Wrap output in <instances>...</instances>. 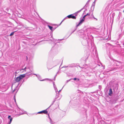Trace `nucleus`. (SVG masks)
<instances>
[{"label":"nucleus","instance_id":"nucleus-1","mask_svg":"<svg viewBox=\"0 0 124 124\" xmlns=\"http://www.w3.org/2000/svg\"><path fill=\"white\" fill-rule=\"evenodd\" d=\"M71 80H73L74 81L76 80L77 81H78L79 80V79H77V78H74V79L71 78L70 80H67L65 84L63 86V87L65 86V85L69 81H71Z\"/></svg>","mask_w":124,"mask_h":124},{"label":"nucleus","instance_id":"nucleus-2","mask_svg":"<svg viewBox=\"0 0 124 124\" xmlns=\"http://www.w3.org/2000/svg\"><path fill=\"white\" fill-rule=\"evenodd\" d=\"M67 17L69 18H72L74 19H76V17L75 16H73L72 14L69 15L67 16Z\"/></svg>","mask_w":124,"mask_h":124},{"label":"nucleus","instance_id":"nucleus-3","mask_svg":"<svg viewBox=\"0 0 124 124\" xmlns=\"http://www.w3.org/2000/svg\"><path fill=\"white\" fill-rule=\"evenodd\" d=\"M38 79L40 81H47L49 80H51L47 78L44 79H43L42 78H38Z\"/></svg>","mask_w":124,"mask_h":124},{"label":"nucleus","instance_id":"nucleus-4","mask_svg":"<svg viewBox=\"0 0 124 124\" xmlns=\"http://www.w3.org/2000/svg\"><path fill=\"white\" fill-rule=\"evenodd\" d=\"M47 112L46 110H45L42 111H40L38 112V114H42L44 113L45 114H46L47 113Z\"/></svg>","mask_w":124,"mask_h":124},{"label":"nucleus","instance_id":"nucleus-5","mask_svg":"<svg viewBox=\"0 0 124 124\" xmlns=\"http://www.w3.org/2000/svg\"><path fill=\"white\" fill-rule=\"evenodd\" d=\"M8 119L10 120V121L8 122L7 124H10L12 121L13 118L11 117V116H9L8 117Z\"/></svg>","mask_w":124,"mask_h":124},{"label":"nucleus","instance_id":"nucleus-6","mask_svg":"<svg viewBox=\"0 0 124 124\" xmlns=\"http://www.w3.org/2000/svg\"><path fill=\"white\" fill-rule=\"evenodd\" d=\"M112 94L113 92L112 91V89L111 88H110L109 90V93H108V94L109 95L111 96L112 95Z\"/></svg>","mask_w":124,"mask_h":124},{"label":"nucleus","instance_id":"nucleus-7","mask_svg":"<svg viewBox=\"0 0 124 124\" xmlns=\"http://www.w3.org/2000/svg\"><path fill=\"white\" fill-rule=\"evenodd\" d=\"M23 78H16L15 80L17 82H18L21 80Z\"/></svg>","mask_w":124,"mask_h":124},{"label":"nucleus","instance_id":"nucleus-8","mask_svg":"<svg viewBox=\"0 0 124 124\" xmlns=\"http://www.w3.org/2000/svg\"><path fill=\"white\" fill-rule=\"evenodd\" d=\"M23 109H21L20 110V115L23 114H25L26 112H23Z\"/></svg>","mask_w":124,"mask_h":124},{"label":"nucleus","instance_id":"nucleus-9","mask_svg":"<svg viewBox=\"0 0 124 124\" xmlns=\"http://www.w3.org/2000/svg\"><path fill=\"white\" fill-rule=\"evenodd\" d=\"M84 19H82L80 21V22L79 23L78 25H77V26H78L81 24L84 21Z\"/></svg>","mask_w":124,"mask_h":124},{"label":"nucleus","instance_id":"nucleus-10","mask_svg":"<svg viewBox=\"0 0 124 124\" xmlns=\"http://www.w3.org/2000/svg\"><path fill=\"white\" fill-rule=\"evenodd\" d=\"M25 74L20 75L19 77L17 78H24L25 77Z\"/></svg>","mask_w":124,"mask_h":124},{"label":"nucleus","instance_id":"nucleus-11","mask_svg":"<svg viewBox=\"0 0 124 124\" xmlns=\"http://www.w3.org/2000/svg\"><path fill=\"white\" fill-rule=\"evenodd\" d=\"M48 117L50 119V123L51 124H53V122L52 120L51 119V118L50 117L49 115H48Z\"/></svg>","mask_w":124,"mask_h":124},{"label":"nucleus","instance_id":"nucleus-12","mask_svg":"<svg viewBox=\"0 0 124 124\" xmlns=\"http://www.w3.org/2000/svg\"><path fill=\"white\" fill-rule=\"evenodd\" d=\"M48 26L49 28V29L51 30H52V29L53 28V27L50 26L48 25Z\"/></svg>","mask_w":124,"mask_h":124},{"label":"nucleus","instance_id":"nucleus-13","mask_svg":"<svg viewBox=\"0 0 124 124\" xmlns=\"http://www.w3.org/2000/svg\"><path fill=\"white\" fill-rule=\"evenodd\" d=\"M16 31H15L11 33L10 35V36H11L13 35L14 34V32Z\"/></svg>","mask_w":124,"mask_h":124},{"label":"nucleus","instance_id":"nucleus-14","mask_svg":"<svg viewBox=\"0 0 124 124\" xmlns=\"http://www.w3.org/2000/svg\"><path fill=\"white\" fill-rule=\"evenodd\" d=\"M26 67H25L24 69H21L20 70V71H22V70H23L24 71H26Z\"/></svg>","mask_w":124,"mask_h":124},{"label":"nucleus","instance_id":"nucleus-15","mask_svg":"<svg viewBox=\"0 0 124 124\" xmlns=\"http://www.w3.org/2000/svg\"><path fill=\"white\" fill-rule=\"evenodd\" d=\"M14 99V101H15V102L16 103V98H15V95H14V96L13 97Z\"/></svg>","mask_w":124,"mask_h":124},{"label":"nucleus","instance_id":"nucleus-16","mask_svg":"<svg viewBox=\"0 0 124 124\" xmlns=\"http://www.w3.org/2000/svg\"><path fill=\"white\" fill-rule=\"evenodd\" d=\"M55 101H53V103H52V104H51L50 105V106H49V107L48 108H50V107L53 104V103H54V102H55Z\"/></svg>","mask_w":124,"mask_h":124},{"label":"nucleus","instance_id":"nucleus-17","mask_svg":"<svg viewBox=\"0 0 124 124\" xmlns=\"http://www.w3.org/2000/svg\"><path fill=\"white\" fill-rule=\"evenodd\" d=\"M54 86V88L55 89H56L57 88H56V85H55Z\"/></svg>","mask_w":124,"mask_h":124},{"label":"nucleus","instance_id":"nucleus-18","mask_svg":"<svg viewBox=\"0 0 124 124\" xmlns=\"http://www.w3.org/2000/svg\"><path fill=\"white\" fill-rule=\"evenodd\" d=\"M58 96L57 95H56L55 96V99H57L58 98Z\"/></svg>","mask_w":124,"mask_h":124},{"label":"nucleus","instance_id":"nucleus-19","mask_svg":"<svg viewBox=\"0 0 124 124\" xmlns=\"http://www.w3.org/2000/svg\"><path fill=\"white\" fill-rule=\"evenodd\" d=\"M24 81V79L23 81H22V83H21V85H20V86L21 85H22V83H23Z\"/></svg>","mask_w":124,"mask_h":124},{"label":"nucleus","instance_id":"nucleus-20","mask_svg":"<svg viewBox=\"0 0 124 124\" xmlns=\"http://www.w3.org/2000/svg\"><path fill=\"white\" fill-rule=\"evenodd\" d=\"M86 15V16H87V15L90 16V14L89 13H87V14Z\"/></svg>","mask_w":124,"mask_h":124},{"label":"nucleus","instance_id":"nucleus-21","mask_svg":"<svg viewBox=\"0 0 124 124\" xmlns=\"http://www.w3.org/2000/svg\"><path fill=\"white\" fill-rule=\"evenodd\" d=\"M55 91L56 92H57V91H58V90L56 88V89H55Z\"/></svg>","mask_w":124,"mask_h":124},{"label":"nucleus","instance_id":"nucleus-22","mask_svg":"<svg viewBox=\"0 0 124 124\" xmlns=\"http://www.w3.org/2000/svg\"><path fill=\"white\" fill-rule=\"evenodd\" d=\"M53 84L54 86L55 85L54 82H53Z\"/></svg>","mask_w":124,"mask_h":124},{"label":"nucleus","instance_id":"nucleus-23","mask_svg":"<svg viewBox=\"0 0 124 124\" xmlns=\"http://www.w3.org/2000/svg\"><path fill=\"white\" fill-rule=\"evenodd\" d=\"M63 88L62 87V89H61V90H60L58 92V93H59V92H60V91H61L62 90V89Z\"/></svg>","mask_w":124,"mask_h":124},{"label":"nucleus","instance_id":"nucleus-24","mask_svg":"<svg viewBox=\"0 0 124 124\" xmlns=\"http://www.w3.org/2000/svg\"><path fill=\"white\" fill-rule=\"evenodd\" d=\"M82 19H84L85 20V17H84V16L83 17V18Z\"/></svg>","mask_w":124,"mask_h":124},{"label":"nucleus","instance_id":"nucleus-25","mask_svg":"<svg viewBox=\"0 0 124 124\" xmlns=\"http://www.w3.org/2000/svg\"><path fill=\"white\" fill-rule=\"evenodd\" d=\"M16 89H15L14 91H13V93L15 91V90Z\"/></svg>","mask_w":124,"mask_h":124},{"label":"nucleus","instance_id":"nucleus-26","mask_svg":"<svg viewBox=\"0 0 124 124\" xmlns=\"http://www.w3.org/2000/svg\"><path fill=\"white\" fill-rule=\"evenodd\" d=\"M86 16V15H85L84 16V17H85Z\"/></svg>","mask_w":124,"mask_h":124},{"label":"nucleus","instance_id":"nucleus-27","mask_svg":"<svg viewBox=\"0 0 124 124\" xmlns=\"http://www.w3.org/2000/svg\"><path fill=\"white\" fill-rule=\"evenodd\" d=\"M26 58H27V60L28 59V57H27V56H26Z\"/></svg>","mask_w":124,"mask_h":124},{"label":"nucleus","instance_id":"nucleus-28","mask_svg":"<svg viewBox=\"0 0 124 124\" xmlns=\"http://www.w3.org/2000/svg\"><path fill=\"white\" fill-rule=\"evenodd\" d=\"M19 84H20V83H19L18 84V85H17V86H18V85H19Z\"/></svg>","mask_w":124,"mask_h":124},{"label":"nucleus","instance_id":"nucleus-29","mask_svg":"<svg viewBox=\"0 0 124 124\" xmlns=\"http://www.w3.org/2000/svg\"><path fill=\"white\" fill-rule=\"evenodd\" d=\"M54 80H55V78H54Z\"/></svg>","mask_w":124,"mask_h":124},{"label":"nucleus","instance_id":"nucleus-30","mask_svg":"<svg viewBox=\"0 0 124 124\" xmlns=\"http://www.w3.org/2000/svg\"><path fill=\"white\" fill-rule=\"evenodd\" d=\"M99 86V88H100V86Z\"/></svg>","mask_w":124,"mask_h":124},{"label":"nucleus","instance_id":"nucleus-31","mask_svg":"<svg viewBox=\"0 0 124 124\" xmlns=\"http://www.w3.org/2000/svg\"><path fill=\"white\" fill-rule=\"evenodd\" d=\"M93 17V18H94L95 19V18L94 17Z\"/></svg>","mask_w":124,"mask_h":124},{"label":"nucleus","instance_id":"nucleus-32","mask_svg":"<svg viewBox=\"0 0 124 124\" xmlns=\"http://www.w3.org/2000/svg\"><path fill=\"white\" fill-rule=\"evenodd\" d=\"M123 12H124V10L123 11Z\"/></svg>","mask_w":124,"mask_h":124},{"label":"nucleus","instance_id":"nucleus-33","mask_svg":"<svg viewBox=\"0 0 124 124\" xmlns=\"http://www.w3.org/2000/svg\"><path fill=\"white\" fill-rule=\"evenodd\" d=\"M99 124H100V123H99Z\"/></svg>","mask_w":124,"mask_h":124},{"label":"nucleus","instance_id":"nucleus-34","mask_svg":"<svg viewBox=\"0 0 124 124\" xmlns=\"http://www.w3.org/2000/svg\"><path fill=\"white\" fill-rule=\"evenodd\" d=\"M99 124H100V123H99Z\"/></svg>","mask_w":124,"mask_h":124}]
</instances>
